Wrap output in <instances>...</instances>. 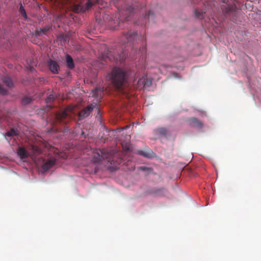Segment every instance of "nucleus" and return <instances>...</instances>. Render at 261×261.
Segmentation results:
<instances>
[{
    "mask_svg": "<svg viewBox=\"0 0 261 261\" xmlns=\"http://www.w3.org/2000/svg\"><path fill=\"white\" fill-rule=\"evenodd\" d=\"M55 159H49L46 161L42 166V169L44 171H47L51 168L56 163Z\"/></svg>",
    "mask_w": 261,
    "mask_h": 261,
    "instance_id": "13",
    "label": "nucleus"
},
{
    "mask_svg": "<svg viewBox=\"0 0 261 261\" xmlns=\"http://www.w3.org/2000/svg\"><path fill=\"white\" fill-rule=\"evenodd\" d=\"M134 85L135 88L137 89H142L144 87V76L140 79L136 83V80L134 81Z\"/></svg>",
    "mask_w": 261,
    "mask_h": 261,
    "instance_id": "17",
    "label": "nucleus"
},
{
    "mask_svg": "<svg viewBox=\"0 0 261 261\" xmlns=\"http://www.w3.org/2000/svg\"><path fill=\"white\" fill-rule=\"evenodd\" d=\"M74 108L69 106L63 111L57 112L55 115L56 123L66 125L74 116Z\"/></svg>",
    "mask_w": 261,
    "mask_h": 261,
    "instance_id": "1",
    "label": "nucleus"
},
{
    "mask_svg": "<svg viewBox=\"0 0 261 261\" xmlns=\"http://www.w3.org/2000/svg\"><path fill=\"white\" fill-rule=\"evenodd\" d=\"M66 64L67 67L70 69H72L74 68V63L72 57L67 54L66 55Z\"/></svg>",
    "mask_w": 261,
    "mask_h": 261,
    "instance_id": "15",
    "label": "nucleus"
},
{
    "mask_svg": "<svg viewBox=\"0 0 261 261\" xmlns=\"http://www.w3.org/2000/svg\"><path fill=\"white\" fill-rule=\"evenodd\" d=\"M97 115H96V118L97 119L100 120V110H99V108H97Z\"/></svg>",
    "mask_w": 261,
    "mask_h": 261,
    "instance_id": "30",
    "label": "nucleus"
},
{
    "mask_svg": "<svg viewBox=\"0 0 261 261\" xmlns=\"http://www.w3.org/2000/svg\"><path fill=\"white\" fill-rule=\"evenodd\" d=\"M17 135V131L14 129H11L10 131L7 132L6 134V136L7 137H12L14 136H16Z\"/></svg>",
    "mask_w": 261,
    "mask_h": 261,
    "instance_id": "25",
    "label": "nucleus"
},
{
    "mask_svg": "<svg viewBox=\"0 0 261 261\" xmlns=\"http://www.w3.org/2000/svg\"><path fill=\"white\" fill-rule=\"evenodd\" d=\"M111 54L108 53L107 55L105 54H102L100 58V60L101 62L105 61L107 62V60H110V61H115V60H119L120 62H123L126 58V54L124 53H122L121 54L119 55L117 57L112 58ZM102 64H104L103 62H101Z\"/></svg>",
    "mask_w": 261,
    "mask_h": 261,
    "instance_id": "6",
    "label": "nucleus"
},
{
    "mask_svg": "<svg viewBox=\"0 0 261 261\" xmlns=\"http://www.w3.org/2000/svg\"><path fill=\"white\" fill-rule=\"evenodd\" d=\"M133 8L132 7L129 6L126 8V10H120V15L121 17H122L123 15H126L124 18L126 19L129 16V15L133 12Z\"/></svg>",
    "mask_w": 261,
    "mask_h": 261,
    "instance_id": "16",
    "label": "nucleus"
},
{
    "mask_svg": "<svg viewBox=\"0 0 261 261\" xmlns=\"http://www.w3.org/2000/svg\"><path fill=\"white\" fill-rule=\"evenodd\" d=\"M146 51V46H144L142 47V49H140V51H141L142 54L145 53Z\"/></svg>",
    "mask_w": 261,
    "mask_h": 261,
    "instance_id": "29",
    "label": "nucleus"
},
{
    "mask_svg": "<svg viewBox=\"0 0 261 261\" xmlns=\"http://www.w3.org/2000/svg\"><path fill=\"white\" fill-rule=\"evenodd\" d=\"M48 67L53 74H57L60 69V66L58 63L54 60H50L48 62Z\"/></svg>",
    "mask_w": 261,
    "mask_h": 261,
    "instance_id": "9",
    "label": "nucleus"
},
{
    "mask_svg": "<svg viewBox=\"0 0 261 261\" xmlns=\"http://www.w3.org/2000/svg\"><path fill=\"white\" fill-rule=\"evenodd\" d=\"M32 99L30 97H24L22 99V104L23 105H28L31 102Z\"/></svg>",
    "mask_w": 261,
    "mask_h": 261,
    "instance_id": "24",
    "label": "nucleus"
},
{
    "mask_svg": "<svg viewBox=\"0 0 261 261\" xmlns=\"http://www.w3.org/2000/svg\"><path fill=\"white\" fill-rule=\"evenodd\" d=\"M190 125L192 127L201 128L203 126V123L195 117H192L189 120Z\"/></svg>",
    "mask_w": 261,
    "mask_h": 261,
    "instance_id": "12",
    "label": "nucleus"
},
{
    "mask_svg": "<svg viewBox=\"0 0 261 261\" xmlns=\"http://www.w3.org/2000/svg\"><path fill=\"white\" fill-rule=\"evenodd\" d=\"M137 32H134L132 31H128L125 35V38L127 41V43L133 41L137 36Z\"/></svg>",
    "mask_w": 261,
    "mask_h": 261,
    "instance_id": "14",
    "label": "nucleus"
},
{
    "mask_svg": "<svg viewBox=\"0 0 261 261\" xmlns=\"http://www.w3.org/2000/svg\"><path fill=\"white\" fill-rule=\"evenodd\" d=\"M99 1H100V0H96V3H99Z\"/></svg>",
    "mask_w": 261,
    "mask_h": 261,
    "instance_id": "34",
    "label": "nucleus"
},
{
    "mask_svg": "<svg viewBox=\"0 0 261 261\" xmlns=\"http://www.w3.org/2000/svg\"><path fill=\"white\" fill-rule=\"evenodd\" d=\"M104 159L105 156L103 155H101L98 153L93 156L92 158V162L94 163H98L100 162Z\"/></svg>",
    "mask_w": 261,
    "mask_h": 261,
    "instance_id": "20",
    "label": "nucleus"
},
{
    "mask_svg": "<svg viewBox=\"0 0 261 261\" xmlns=\"http://www.w3.org/2000/svg\"><path fill=\"white\" fill-rule=\"evenodd\" d=\"M93 5V3L91 2L90 0H88V2L83 6L79 5L75 6L74 11L76 12H85L87 10L90 9L92 7Z\"/></svg>",
    "mask_w": 261,
    "mask_h": 261,
    "instance_id": "8",
    "label": "nucleus"
},
{
    "mask_svg": "<svg viewBox=\"0 0 261 261\" xmlns=\"http://www.w3.org/2000/svg\"><path fill=\"white\" fill-rule=\"evenodd\" d=\"M138 153L139 154L148 158H151L153 154V152L150 150H149L148 151L144 150H139L138 151Z\"/></svg>",
    "mask_w": 261,
    "mask_h": 261,
    "instance_id": "19",
    "label": "nucleus"
},
{
    "mask_svg": "<svg viewBox=\"0 0 261 261\" xmlns=\"http://www.w3.org/2000/svg\"><path fill=\"white\" fill-rule=\"evenodd\" d=\"M141 168L142 170H145V169L146 168H145V167H141Z\"/></svg>",
    "mask_w": 261,
    "mask_h": 261,
    "instance_id": "33",
    "label": "nucleus"
},
{
    "mask_svg": "<svg viewBox=\"0 0 261 261\" xmlns=\"http://www.w3.org/2000/svg\"><path fill=\"white\" fill-rule=\"evenodd\" d=\"M167 193V191L165 188L156 189L153 192L156 196H165Z\"/></svg>",
    "mask_w": 261,
    "mask_h": 261,
    "instance_id": "18",
    "label": "nucleus"
},
{
    "mask_svg": "<svg viewBox=\"0 0 261 261\" xmlns=\"http://www.w3.org/2000/svg\"><path fill=\"white\" fill-rule=\"evenodd\" d=\"M2 81L3 83H0V94L5 95L8 89L13 87V83L8 76H4Z\"/></svg>",
    "mask_w": 261,
    "mask_h": 261,
    "instance_id": "4",
    "label": "nucleus"
},
{
    "mask_svg": "<svg viewBox=\"0 0 261 261\" xmlns=\"http://www.w3.org/2000/svg\"><path fill=\"white\" fill-rule=\"evenodd\" d=\"M153 14V12L152 11L150 10L148 12V16H150L151 15H152Z\"/></svg>",
    "mask_w": 261,
    "mask_h": 261,
    "instance_id": "32",
    "label": "nucleus"
},
{
    "mask_svg": "<svg viewBox=\"0 0 261 261\" xmlns=\"http://www.w3.org/2000/svg\"><path fill=\"white\" fill-rule=\"evenodd\" d=\"M96 105L91 104L81 111L79 113V116L81 118H84L88 116L93 109L95 107Z\"/></svg>",
    "mask_w": 261,
    "mask_h": 261,
    "instance_id": "7",
    "label": "nucleus"
},
{
    "mask_svg": "<svg viewBox=\"0 0 261 261\" xmlns=\"http://www.w3.org/2000/svg\"><path fill=\"white\" fill-rule=\"evenodd\" d=\"M159 132L160 134L165 135L167 133V130L165 128H161L159 129Z\"/></svg>",
    "mask_w": 261,
    "mask_h": 261,
    "instance_id": "28",
    "label": "nucleus"
},
{
    "mask_svg": "<svg viewBox=\"0 0 261 261\" xmlns=\"http://www.w3.org/2000/svg\"><path fill=\"white\" fill-rule=\"evenodd\" d=\"M118 89H120L125 80V73L119 68L115 67L107 77Z\"/></svg>",
    "mask_w": 261,
    "mask_h": 261,
    "instance_id": "2",
    "label": "nucleus"
},
{
    "mask_svg": "<svg viewBox=\"0 0 261 261\" xmlns=\"http://www.w3.org/2000/svg\"><path fill=\"white\" fill-rule=\"evenodd\" d=\"M195 15L197 18L201 19L203 18V12L200 9H195Z\"/></svg>",
    "mask_w": 261,
    "mask_h": 261,
    "instance_id": "21",
    "label": "nucleus"
},
{
    "mask_svg": "<svg viewBox=\"0 0 261 261\" xmlns=\"http://www.w3.org/2000/svg\"><path fill=\"white\" fill-rule=\"evenodd\" d=\"M29 66H30V70L31 71H32L33 69H34V67H33V64L32 63V62H31V63L30 64H29Z\"/></svg>",
    "mask_w": 261,
    "mask_h": 261,
    "instance_id": "31",
    "label": "nucleus"
},
{
    "mask_svg": "<svg viewBox=\"0 0 261 261\" xmlns=\"http://www.w3.org/2000/svg\"><path fill=\"white\" fill-rule=\"evenodd\" d=\"M222 9L223 13L226 17H229L232 21L236 20V17L238 14V11L235 6H228L225 8H222Z\"/></svg>",
    "mask_w": 261,
    "mask_h": 261,
    "instance_id": "5",
    "label": "nucleus"
},
{
    "mask_svg": "<svg viewBox=\"0 0 261 261\" xmlns=\"http://www.w3.org/2000/svg\"><path fill=\"white\" fill-rule=\"evenodd\" d=\"M144 87H149L152 83L151 80L150 79L148 78L146 75H144Z\"/></svg>",
    "mask_w": 261,
    "mask_h": 261,
    "instance_id": "22",
    "label": "nucleus"
},
{
    "mask_svg": "<svg viewBox=\"0 0 261 261\" xmlns=\"http://www.w3.org/2000/svg\"><path fill=\"white\" fill-rule=\"evenodd\" d=\"M104 87H96L92 90V96L96 98L97 99H100L102 97Z\"/></svg>",
    "mask_w": 261,
    "mask_h": 261,
    "instance_id": "11",
    "label": "nucleus"
},
{
    "mask_svg": "<svg viewBox=\"0 0 261 261\" xmlns=\"http://www.w3.org/2000/svg\"><path fill=\"white\" fill-rule=\"evenodd\" d=\"M19 11H20V12L21 13V15L24 18V19L25 20H27L28 17H27V13L22 5H21L20 7Z\"/></svg>",
    "mask_w": 261,
    "mask_h": 261,
    "instance_id": "27",
    "label": "nucleus"
},
{
    "mask_svg": "<svg viewBox=\"0 0 261 261\" xmlns=\"http://www.w3.org/2000/svg\"><path fill=\"white\" fill-rule=\"evenodd\" d=\"M56 98V96L54 94H49L45 99V102L46 103H51Z\"/></svg>",
    "mask_w": 261,
    "mask_h": 261,
    "instance_id": "26",
    "label": "nucleus"
},
{
    "mask_svg": "<svg viewBox=\"0 0 261 261\" xmlns=\"http://www.w3.org/2000/svg\"><path fill=\"white\" fill-rule=\"evenodd\" d=\"M52 29L51 25H47L43 28H38L35 31L34 34L36 37H39L42 35H46L50 30Z\"/></svg>",
    "mask_w": 261,
    "mask_h": 261,
    "instance_id": "10",
    "label": "nucleus"
},
{
    "mask_svg": "<svg viewBox=\"0 0 261 261\" xmlns=\"http://www.w3.org/2000/svg\"><path fill=\"white\" fill-rule=\"evenodd\" d=\"M41 153V150L36 145H31L27 151L23 147H19L17 150L18 155L21 159L27 158L31 156L33 158L36 154Z\"/></svg>",
    "mask_w": 261,
    "mask_h": 261,
    "instance_id": "3",
    "label": "nucleus"
},
{
    "mask_svg": "<svg viewBox=\"0 0 261 261\" xmlns=\"http://www.w3.org/2000/svg\"><path fill=\"white\" fill-rule=\"evenodd\" d=\"M122 148L125 151H129L130 149V144L129 142L122 143Z\"/></svg>",
    "mask_w": 261,
    "mask_h": 261,
    "instance_id": "23",
    "label": "nucleus"
}]
</instances>
